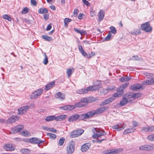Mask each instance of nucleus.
Listing matches in <instances>:
<instances>
[{"label": "nucleus", "mask_w": 154, "mask_h": 154, "mask_svg": "<svg viewBox=\"0 0 154 154\" xmlns=\"http://www.w3.org/2000/svg\"><path fill=\"white\" fill-rule=\"evenodd\" d=\"M75 108V105H67V110H72Z\"/></svg>", "instance_id": "c03bdc74"}, {"label": "nucleus", "mask_w": 154, "mask_h": 154, "mask_svg": "<svg viewBox=\"0 0 154 154\" xmlns=\"http://www.w3.org/2000/svg\"><path fill=\"white\" fill-rule=\"evenodd\" d=\"M96 133H94L92 137L94 139L96 138H100L101 136H105L106 134V133L104 131H102L98 130L97 131H96Z\"/></svg>", "instance_id": "6e6552de"}, {"label": "nucleus", "mask_w": 154, "mask_h": 154, "mask_svg": "<svg viewBox=\"0 0 154 154\" xmlns=\"http://www.w3.org/2000/svg\"><path fill=\"white\" fill-rule=\"evenodd\" d=\"M141 130L142 131L148 132V127H143L141 129Z\"/></svg>", "instance_id": "13d9d810"}, {"label": "nucleus", "mask_w": 154, "mask_h": 154, "mask_svg": "<svg viewBox=\"0 0 154 154\" xmlns=\"http://www.w3.org/2000/svg\"><path fill=\"white\" fill-rule=\"evenodd\" d=\"M29 108V107L28 105H26L19 108L18 109L19 114L22 115L25 113L27 111V110Z\"/></svg>", "instance_id": "2eb2a0df"}, {"label": "nucleus", "mask_w": 154, "mask_h": 154, "mask_svg": "<svg viewBox=\"0 0 154 154\" xmlns=\"http://www.w3.org/2000/svg\"><path fill=\"white\" fill-rule=\"evenodd\" d=\"M122 95L121 94H120L119 93H116L113 94V97H119Z\"/></svg>", "instance_id": "5fc2aeb1"}, {"label": "nucleus", "mask_w": 154, "mask_h": 154, "mask_svg": "<svg viewBox=\"0 0 154 154\" xmlns=\"http://www.w3.org/2000/svg\"><path fill=\"white\" fill-rule=\"evenodd\" d=\"M75 143L72 140L68 143L66 148V154H72L75 151Z\"/></svg>", "instance_id": "f257e3e1"}, {"label": "nucleus", "mask_w": 154, "mask_h": 154, "mask_svg": "<svg viewBox=\"0 0 154 154\" xmlns=\"http://www.w3.org/2000/svg\"><path fill=\"white\" fill-rule=\"evenodd\" d=\"M111 32L114 34H115L116 32V28L114 26H111L110 28Z\"/></svg>", "instance_id": "49530a36"}, {"label": "nucleus", "mask_w": 154, "mask_h": 154, "mask_svg": "<svg viewBox=\"0 0 154 154\" xmlns=\"http://www.w3.org/2000/svg\"><path fill=\"white\" fill-rule=\"evenodd\" d=\"M131 78L128 76L125 77H122L119 79V81L122 82H124L129 81L131 80Z\"/></svg>", "instance_id": "a878e982"}, {"label": "nucleus", "mask_w": 154, "mask_h": 154, "mask_svg": "<svg viewBox=\"0 0 154 154\" xmlns=\"http://www.w3.org/2000/svg\"><path fill=\"white\" fill-rule=\"evenodd\" d=\"M91 144L89 143H86L83 145L81 147L82 151L84 152L86 151L90 147Z\"/></svg>", "instance_id": "dca6fc26"}, {"label": "nucleus", "mask_w": 154, "mask_h": 154, "mask_svg": "<svg viewBox=\"0 0 154 154\" xmlns=\"http://www.w3.org/2000/svg\"><path fill=\"white\" fill-rule=\"evenodd\" d=\"M135 128L134 127L129 128L125 130L124 132V134H126L129 133H132L135 131Z\"/></svg>", "instance_id": "5701e85b"}, {"label": "nucleus", "mask_w": 154, "mask_h": 154, "mask_svg": "<svg viewBox=\"0 0 154 154\" xmlns=\"http://www.w3.org/2000/svg\"><path fill=\"white\" fill-rule=\"evenodd\" d=\"M47 135L52 139H55L56 137V135L54 134L48 133H47Z\"/></svg>", "instance_id": "a19ab883"}, {"label": "nucleus", "mask_w": 154, "mask_h": 154, "mask_svg": "<svg viewBox=\"0 0 154 154\" xmlns=\"http://www.w3.org/2000/svg\"><path fill=\"white\" fill-rule=\"evenodd\" d=\"M90 111L86 113L79 115L78 114V120H83L85 119H88L91 117Z\"/></svg>", "instance_id": "423d86ee"}, {"label": "nucleus", "mask_w": 154, "mask_h": 154, "mask_svg": "<svg viewBox=\"0 0 154 154\" xmlns=\"http://www.w3.org/2000/svg\"><path fill=\"white\" fill-rule=\"evenodd\" d=\"M111 154H119L121 151H123L122 149H112L110 150Z\"/></svg>", "instance_id": "bb28decb"}, {"label": "nucleus", "mask_w": 154, "mask_h": 154, "mask_svg": "<svg viewBox=\"0 0 154 154\" xmlns=\"http://www.w3.org/2000/svg\"><path fill=\"white\" fill-rule=\"evenodd\" d=\"M55 85L54 82H51L49 83L47 85L45 88V90L48 91L52 87H53Z\"/></svg>", "instance_id": "cd10ccee"}, {"label": "nucleus", "mask_w": 154, "mask_h": 154, "mask_svg": "<svg viewBox=\"0 0 154 154\" xmlns=\"http://www.w3.org/2000/svg\"><path fill=\"white\" fill-rule=\"evenodd\" d=\"M30 143L33 144H38V146L40 147V144L44 142V141L41 140L40 139L36 137H33L30 138L29 140Z\"/></svg>", "instance_id": "1a4fd4ad"}, {"label": "nucleus", "mask_w": 154, "mask_h": 154, "mask_svg": "<svg viewBox=\"0 0 154 154\" xmlns=\"http://www.w3.org/2000/svg\"><path fill=\"white\" fill-rule=\"evenodd\" d=\"M20 119L19 117L17 116H13L9 118L7 121V123L11 124L18 121Z\"/></svg>", "instance_id": "ddd939ff"}, {"label": "nucleus", "mask_w": 154, "mask_h": 154, "mask_svg": "<svg viewBox=\"0 0 154 154\" xmlns=\"http://www.w3.org/2000/svg\"><path fill=\"white\" fill-rule=\"evenodd\" d=\"M43 91V89L40 88L32 93L30 96L31 99H34L40 96Z\"/></svg>", "instance_id": "20e7f679"}, {"label": "nucleus", "mask_w": 154, "mask_h": 154, "mask_svg": "<svg viewBox=\"0 0 154 154\" xmlns=\"http://www.w3.org/2000/svg\"><path fill=\"white\" fill-rule=\"evenodd\" d=\"M100 83H98L97 85H94V86H90L87 88V89L88 90V92L89 91H94L98 90V88L97 87V86L100 85Z\"/></svg>", "instance_id": "412c9836"}, {"label": "nucleus", "mask_w": 154, "mask_h": 154, "mask_svg": "<svg viewBox=\"0 0 154 154\" xmlns=\"http://www.w3.org/2000/svg\"><path fill=\"white\" fill-rule=\"evenodd\" d=\"M42 129H43L47 131H50V128L47 127H46V126H42Z\"/></svg>", "instance_id": "bf43d9fd"}, {"label": "nucleus", "mask_w": 154, "mask_h": 154, "mask_svg": "<svg viewBox=\"0 0 154 154\" xmlns=\"http://www.w3.org/2000/svg\"><path fill=\"white\" fill-rule=\"evenodd\" d=\"M98 19L99 21H101L103 19L104 17V14L103 11L100 10L98 13Z\"/></svg>", "instance_id": "4be33fe9"}, {"label": "nucleus", "mask_w": 154, "mask_h": 154, "mask_svg": "<svg viewBox=\"0 0 154 154\" xmlns=\"http://www.w3.org/2000/svg\"><path fill=\"white\" fill-rule=\"evenodd\" d=\"M106 140V139H105V138H104V139H102L101 140H99L98 139H97V140H96V142L97 143H101L102 141H104V140Z\"/></svg>", "instance_id": "680f3d73"}, {"label": "nucleus", "mask_w": 154, "mask_h": 154, "mask_svg": "<svg viewBox=\"0 0 154 154\" xmlns=\"http://www.w3.org/2000/svg\"><path fill=\"white\" fill-rule=\"evenodd\" d=\"M133 93H128L125 95V97L128 100V99L133 98Z\"/></svg>", "instance_id": "c9c22d12"}, {"label": "nucleus", "mask_w": 154, "mask_h": 154, "mask_svg": "<svg viewBox=\"0 0 154 154\" xmlns=\"http://www.w3.org/2000/svg\"><path fill=\"white\" fill-rule=\"evenodd\" d=\"M48 9L45 8H42L38 10V12L40 14H46L48 13Z\"/></svg>", "instance_id": "c85d7f7f"}, {"label": "nucleus", "mask_w": 154, "mask_h": 154, "mask_svg": "<svg viewBox=\"0 0 154 154\" xmlns=\"http://www.w3.org/2000/svg\"><path fill=\"white\" fill-rule=\"evenodd\" d=\"M44 54L45 56V58L43 60V63L45 65H47L48 62V57L45 52L44 53Z\"/></svg>", "instance_id": "e433bc0d"}, {"label": "nucleus", "mask_w": 154, "mask_h": 154, "mask_svg": "<svg viewBox=\"0 0 154 154\" xmlns=\"http://www.w3.org/2000/svg\"><path fill=\"white\" fill-rule=\"evenodd\" d=\"M149 81L150 82V85H153L154 84V78L151 79L150 80H149Z\"/></svg>", "instance_id": "338daca9"}, {"label": "nucleus", "mask_w": 154, "mask_h": 154, "mask_svg": "<svg viewBox=\"0 0 154 154\" xmlns=\"http://www.w3.org/2000/svg\"><path fill=\"white\" fill-rule=\"evenodd\" d=\"M95 55V54L91 52V53H90L89 54H87V55L86 56V57L88 58H90L91 57L94 56Z\"/></svg>", "instance_id": "3c124183"}, {"label": "nucleus", "mask_w": 154, "mask_h": 154, "mask_svg": "<svg viewBox=\"0 0 154 154\" xmlns=\"http://www.w3.org/2000/svg\"><path fill=\"white\" fill-rule=\"evenodd\" d=\"M49 15L46 13L44 15V18L45 20H48L49 18Z\"/></svg>", "instance_id": "052dcab7"}, {"label": "nucleus", "mask_w": 154, "mask_h": 154, "mask_svg": "<svg viewBox=\"0 0 154 154\" xmlns=\"http://www.w3.org/2000/svg\"><path fill=\"white\" fill-rule=\"evenodd\" d=\"M77 132L75 130H74L71 132L70 134L71 137L73 138L78 137L79 136H78V134L77 133Z\"/></svg>", "instance_id": "ea45409f"}, {"label": "nucleus", "mask_w": 154, "mask_h": 154, "mask_svg": "<svg viewBox=\"0 0 154 154\" xmlns=\"http://www.w3.org/2000/svg\"><path fill=\"white\" fill-rule=\"evenodd\" d=\"M141 33V32L140 30L139 29H137L135 31H134V32L132 33L133 34H134V33L136 35H138L140 34Z\"/></svg>", "instance_id": "4d7b16f0"}, {"label": "nucleus", "mask_w": 154, "mask_h": 154, "mask_svg": "<svg viewBox=\"0 0 154 154\" xmlns=\"http://www.w3.org/2000/svg\"><path fill=\"white\" fill-rule=\"evenodd\" d=\"M20 152L23 154H30L31 151L30 149L27 148H23L20 150Z\"/></svg>", "instance_id": "393cba45"}, {"label": "nucleus", "mask_w": 154, "mask_h": 154, "mask_svg": "<svg viewBox=\"0 0 154 154\" xmlns=\"http://www.w3.org/2000/svg\"><path fill=\"white\" fill-rule=\"evenodd\" d=\"M77 131V133L78 134V136H79L81 135L84 132V130L82 129H79L76 130Z\"/></svg>", "instance_id": "a18cd8bd"}, {"label": "nucleus", "mask_w": 154, "mask_h": 154, "mask_svg": "<svg viewBox=\"0 0 154 154\" xmlns=\"http://www.w3.org/2000/svg\"><path fill=\"white\" fill-rule=\"evenodd\" d=\"M108 107L106 106H103L99 107L96 110H92L90 111L91 114V117L95 114H99L102 113L105 110L107 109Z\"/></svg>", "instance_id": "f03ea898"}, {"label": "nucleus", "mask_w": 154, "mask_h": 154, "mask_svg": "<svg viewBox=\"0 0 154 154\" xmlns=\"http://www.w3.org/2000/svg\"><path fill=\"white\" fill-rule=\"evenodd\" d=\"M71 19L68 18H65L64 20V26L67 27L68 26V23L71 21Z\"/></svg>", "instance_id": "72a5a7b5"}, {"label": "nucleus", "mask_w": 154, "mask_h": 154, "mask_svg": "<svg viewBox=\"0 0 154 154\" xmlns=\"http://www.w3.org/2000/svg\"><path fill=\"white\" fill-rule=\"evenodd\" d=\"M82 1L84 4L86 5L87 6H89L90 4L89 2L86 0H82Z\"/></svg>", "instance_id": "603ef678"}, {"label": "nucleus", "mask_w": 154, "mask_h": 154, "mask_svg": "<svg viewBox=\"0 0 154 154\" xmlns=\"http://www.w3.org/2000/svg\"><path fill=\"white\" fill-rule=\"evenodd\" d=\"M78 48L79 51L81 52L83 51L84 50H83L82 46L81 45H79L78 46Z\"/></svg>", "instance_id": "0e129e2a"}, {"label": "nucleus", "mask_w": 154, "mask_h": 154, "mask_svg": "<svg viewBox=\"0 0 154 154\" xmlns=\"http://www.w3.org/2000/svg\"><path fill=\"white\" fill-rule=\"evenodd\" d=\"M54 119L56 120V116L54 115L48 116L45 119V120L47 122L53 121Z\"/></svg>", "instance_id": "473e14b6"}, {"label": "nucleus", "mask_w": 154, "mask_h": 154, "mask_svg": "<svg viewBox=\"0 0 154 154\" xmlns=\"http://www.w3.org/2000/svg\"><path fill=\"white\" fill-rule=\"evenodd\" d=\"M2 18L5 20H7L9 21H11V18L8 15L6 14H5L3 15Z\"/></svg>", "instance_id": "79ce46f5"}, {"label": "nucleus", "mask_w": 154, "mask_h": 154, "mask_svg": "<svg viewBox=\"0 0 154 154\" xmlns=\"http://www.w3.org/2000/svg\"><path fill=\"white\" fill-rule=\"evenodd\" d=\"M142 85L141 84H137L133 85L130 87V89L133 90H136L142 88Z\"/></svg>", "instance_id": "6ab92c4d"}, {"label": "nucleus", "mask_w": 154, "mask_h": 154, "mask_svg": "<svg viewBox=\"0 0 154 154\" xmlns=\"http://www.w3.org/2000/svg\"><path fill=\"white\" fill-rule=\"evenodd\" d=\"M139 149L142 151H149L154 149V144H146L140 146Z\"/></svg>", "instance_id": "7ed1b4c3"}, {"label": "nucleus", "mask_w": 154, "mask_h": 154, "mask_svg": "<svg viewBox=\"0 0 154 154\" xmlns=\"http://www.w3.org/2000/svg\"><path fill=\"white\" fill-rule=\"evenodd\" d=\"M125 127V125L124 123L119 124L112 127V128L113 129H116L118 131H119L123 130Z\"/></svg>", "instance_id": "f8f14e48"}, {"label": "nucleus", "mask_w": 154, "mask_h": 154, "mask_svg": "<svg viewBox=\"0 0 154 154\" xmlns=\"http://www.w3.org/2000/svg\"><path fill=\"white\" fill-rule=\"evenodd\" d=\"M66 73L68 76H70L72 74V70L70 69H68L67 70Z\"/></svg>", "instance_id": "864d4df0"}, {"label": "nucleus", "mask_w": 154, "mask_h": 154, "mask_svg": "<svg viewBox=\"0 0 154 154\" xmlns=\"http://www.w3.org/2000/svg\"><path fill=\"white\" fill-rule=\"evenodd\" d=\"M74 30L77 33L80 34L81 35H82L83 34H85V33H86V32L85 31V30H79L75 28L74 29Z\"/></svg>", "instance_id": "4c0bfd02"}, {"label": "nucleus", "mask_w": 154, "mask_h": 154, "mask_svg": "<svg viewBox=\"0 0 154 154\" xmlns=\"http://www.w3.org/2000/svg\"><path fill=\"white\" fill-rule=\"evenodd\" d=\"M141 94L139 93H133V98L134 99H136L140 97L141 96Z\"/></svg>", "instance_id": "f704fd0d"}, {"label": "nucleus", "mask_w": 154, "mask_h": 154, "mask_svg": "<svg viewBox=\"0 0 154 154\" xmlns=\"http://www.w3.org/2000/svg\"><path fill=\"white\" fill-rule=\"evenodd\" d=\"M141 27L142 30H144L146 32H151L152 30V28L149 22H146L143 24L141 25Z\"/></svg>", "instance_id": "39448f33"}, {"label": "nucleus", "mask_w": 154, "mask_h": 154, "mask_svg": "<svg viewBox=\"0 0 154 154\" xmlns=\"http://www.w3.org/2000/svg\"><path fill=\"white\" fill-rule=\"evenodd\" d=\"M23 128L24 126L23 125L16 126L11 130V133L12 134L17 133L19 132Z\"/></svg>", "instance_id": "9d476101"}, {"label": "nucleus", "mask_w": 154, "mask_h": 154, "mask_svg": "<svg viewBox=\"0 0 154 154\" xmlns=\"http://www.w3.org/2000/svg\"><path fill=\"white\" fill-rule=\"evenodd\" d=\"M128 100H127L125 97H123L122 100L120 102L119 104L121 106H124L125 105L128 103Z\"/></svg>", "instance_id": "7c9ffc66"}, {"label": "nucleus", "mask_w": 154, "mask_h": 154, "mask_svg": "<svg viewBox=\"0 0 154 154\" xmlns=\"http://www.w3.org/2000/svg\"><path fill=\"white\" fill-rule=\"evenodd\" d=\"M55 97L56 98L63 100L64 99L65 97L64 94L61 93L60 92H58L55 94Z\"/></svg>", "instance_id": "aec40b11"}, {"label": "nucleus", "mask_w": 154, "mask_h": 154, "mask_svg": "<svg viewBox=\"0 0 154 154\" xmlns=\"http://www.w3.org/2000/svg\"><path fill=\"white\" fill-rule=\"evenodd\" d=\"M4 149L7 151H11L14 150L15 146L11 143L6 144L4 146Z\"/></svg>", "instance_id": "9b49d317"}, {"label": "nucleus", "mask_w": 154, "mask_h": 154, "mask_svg": "<svg viewBox=\"0 0 154 154\" xmlns=\"http://www.w3.org/2000/svg\"><path fill=\"white\" fill-rule=\"evenodd\" d=\"M154 134H152L148 136L147 138L150 141H154Z\"/></svg>", "instance_id": "37998d69"}, {"label": "nucleus", "mask_w": 154, "mask_h": 154, "mask_svg": "<svg viewBox=\"0 0 154 154\" xmlns=\"http://www.w3.org/2000/svg\"><path fill=\"white\" fill-rule=\"evenodd\" d=\"M95 101V99L93 97L84 98L81 99L80 100L81 102L84 103L85 106L87 105V103L94 102Z\"/></svg>", "instance_id": "0eeeda50"}, {"label": "nucleus", "mask_w": 154, "mask_h": 154, "mask_svg": "<svg viewBox=\"0 0 154 154\" xmlns=\"http://www.w3.org/2000/svg\"><path fill=\"white\" fill-rule=\"evenodd\" d=\"M150 82L149 80H145L142 82V85H149Z\"/></svg>", "instance_id": "8fccbe9b"}, {"label": "nucleus", "mask_w": 154, "mask_h": 154, "mask_svg": "<svg viewBox=\"0 0 154 154\" xmlns=\"http://www.w3.org/2000/svg\"><path fill=\"white\" fill-rule=\"evenodd\" d=\"M31 3L34 5H36L37 2L35 0H31Z\"/></svg>", "instance_id": "774afa93"}, {"label": "nucleus", "mask_w": 154, "mask_h": 154, "mask_svg": "<svg viewBox=\"0 0 154 154\" xmlns=\"http://www.w3.org/2000/svg\"><path fill=\"white\" fill-rule=\"evenodd\" d=\"M129 83H127L122 84L117 89V91L122 95L124 94L123 90L127 87Z\"/></svg>", "instance_id": "4468645a"}, {"label": "nucleus", "mask_w": 154, "mask_h": 154, "mask_svg": "<svg viewBox=\"0 0 154 154\" xmlns=\"http://www.w3.org/2000/svg\"><path fill=\"white\" fill-rule=\"evenodd\" d=\"M139 58L137 56H133L132 58L130 59L129 60H133L136 61L139 60Z\"/></svg>", "instance_id": "09e8293b"}, {"label": "nucleus", "mask_w": 154, "mask_h": 154, "mask_svg": "<svg viewBox=\"0 0 154 154\" xmlns=\"http://www.w3.org/2000/svg\"><path fill=\"white\" fill-rule=\"evenodd\" d=\"M79 12V10L77 9H75L73 12L74 14L75 15V16H77Z\"/></svg>", "instance_id": "69168bd1"}, {"label": "nucleus", "mask_w": 154, "mask_h": 154, "mask_svg": "<svg viewBox=\"0 0 154 154\" xmlns=\"http://www.w3.org/2000/svg\"><path fill=\"white\" fill-rule=\"evenodd\" d=\"M88 92V90L87 88H82L78 90L77 91V93L80 94H84Z\"/></svg>", "instance_id": "c756f323"}, {"label": "nucleus", "mask_w": 154, "mask_h": 154, "mask_svg": "<svg viewBox=\"0 0 154 154\" xmlns=\"http://www.w3.org/2000/svg\"><path fill=\"white\" fill-rule=\"evenodd\" d=\"M78 120V114H76L70 116L68 119V121L69 122H73Z\"/></svg>", "instance_id": "a211bd4d"}, {"label": "nucleus", "mask_w": 154, "mask_h": 154, "mask_svg": "<svg viewBox=\"0 0 154 154\" xmlns=\"http://www.w3.org/2000/svg\"><path fill=\"white\" fill-rule=\"evenodd\" d=\"M65 140V138L63 137H62L60 138L59 140V144L60 146H62Z\"/></svg>", "instance_id": "58836bf2"}, {"label": "nucleus", "mask_w": 154, "mask_h": 154, "mask_svg": "<svg viewBox=\"0 0 154 154\" xmlns=\"http://www.w3.org/2000/svg\"><path fill=\"white\" fill-rule=\"evenodd\" d=\"M29 11V9L28 8L26 7L25 8H23L21 12L22 14H25L27 13Z\"/></svg>", "instance_id": "de8ad7c7"}, {"label": "nucleus", "mask_w": 154, "mask_h": 154, "mask_svg": "<svg viewBox=\"0 0 154 154\" xmlns=\"http://www.w3.org/2000/svg\"><path fill=\"white\" fill-rule=\"evenodd\" d=\"M114 99L113 97H110L104 100L103 102L101 103L100 105L101 106H104L109 103L112 102Z\"/></svg>", "instance_id": "f3484780"}, {"label": "nucleus", "mask_w": 154, "mask_h": 154, "mask_svg": "<svg viewBox=\"0 0 154 154\" xmlns=\"http://www.w3.org/2000/svg\"><path fill=\"white\" fill-rule=\"evenodd\" d=\"M148 132H151L154 131V126L148 127Z\"/></svg>", "instance_id": "6e6d98bb"}, {"label": "nucleus", "mask_w": 154, "mask_h": 154, "mask_svg": "<svg viewBox=\"0 0 154 154\" xmlns=\"http://www.w3.org/2000/svg\"><path fill=\"white\" fill-rule=\"evenodd\" d=\"M67 117V116L66 115H60L57 117H56V121H61L65 119Z\"/></svg>", "instance_id": "b1692460"}, {"label": "nucleus", "mask_w": 154, "mask_h": 154, "mask_svg": "<svg viewBox=\"0 0 154 154\" xmlns=\"http://www.w3.org/2000/svg\"><path fill=\"white\" fill-rule=\"evenodd\" d=\"M112 35L111 33L109 32L105 38H111L112 37Z\"/></svg>", "instance_id": "e2e57ef3"}, {"label": "nucleus", "mask_w": 154, "mask_h": 154, "mask_svg": "<svg viewBox=\"0 0 154 154\" xmlns=\"http://www.w3.org/2000/svg\"><path fill=\"white\" fill-rule=\"evenodd\" d=\"M75 107H85V105L84 103H82L80 101L78 103H75Z\"/></svg>", "instance_id": "2f4dec72"}]
</instances>
